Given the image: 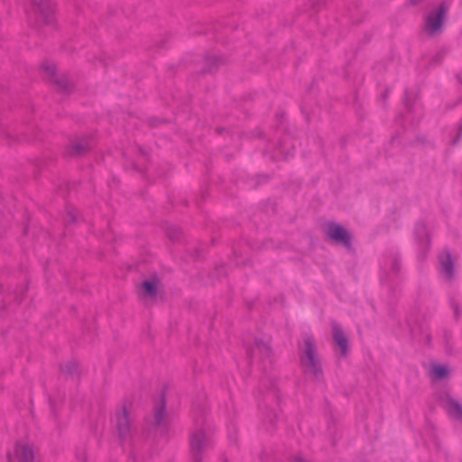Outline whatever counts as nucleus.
<instances>
[{"instance_id":"5701e85b","label":"nucleus","mask_w":462,"mask_h":462,"mask_svg":"<svg viewBox=\"0 0 462 462\" xmlns=\"http://www.w3.org/2000/svg\"><path fill=\"white\" fill-rule=\"evenodd\" d=\"M269 392H270V394H272V395H273V397H276V396H277V393H276L275 385H274V383H272V386H271V388H270Z\"/></svg>"},{"instance_id":"f3484780","label":"nucleus","mask_w":462,"mask_h":462,"mask_svg":"<svg viewBox=\"0 0 462 462\" xmlns=\"http://www.w3.org/2000/svg\"><path fill=\"white\" fill-rule=\"evenodd\" d=\"M449 369L447 365H432L430 374L436 380H443L448 377Z\"/></svg>"},{"instance_id":"423d86ee","label":"nucleus","mask_w":462,"mask_h":462,"mask_svg":"<svg viewBox=\"0 0 462 462\" xmlns=\"http://www.w3.org/2000/svg\"><path fill=\"white\" fill-rule=\"evenodd\" d=\"M327 236L337 244L344 245L347 250L352 249L351 235L339 224L331 222L327 225Z\"/></svg>"},{"instance_id":"f8f14e48","label":"nucleus","mask_w":462,"mask_h":462,"mask_svg":"<svg viewBox=\"0 0 462 462\" xmlns=\"http://www.w3.org/2000/svg\"><path fill=\"white\" fill-rule=\"evenodd\" d=\"M14 452L18 462H33L34 452L29 444L17 442Z\"/></svg>"},{"instance_id":"9d476101","label":"nucleus","mask_w":462,"mask_h":462,"mask_svg":"<svg viewBox=\"0 0 462 462\" xmlns=\"http://www.w3.org/2000/svg\"><path fill=\"white\" fill-rule=\"evenodd\" d=\"M248 354L251 357L269 358L272 354L269 344L262 339L256 338L252 346L248 347Z\"/></svg>"},{"instance_id":"4be33fe9","label":"nucleus","mask_w":462,"mask_h":462,"mask_svg":"<svg viewBox=\"0 0 462 462\" xmlns=\"http://www.w3.org/2000/svg\"><path fill=\"white\" fill-rule=\"evenodd\" d=\"M452 307L454 309V313H455L456 318L458 319L460 316V313H461V310H460L458 305L456 303H452Z\"/></svg>"},{"instance_id":"dca6fc26","label":"nucleus","mask_w":462,"mask_h":462,"mask_svg":"<svg viewBox=\"0 0 462 462\" xmlns=\"http://www.w3.org/2000/svg\"><path fill=\"white\" fill-rule=\"evenodd\" d=\"M157 295V281H143L142 283V297L153 298Z\"/></svg>"},{"instance_id":"b1692460","label":"nucleus","mask_w":462,"mask_h":462,"mask_svg":"<svg viewBox=\"0 0 462 462\" xmlns=\"http://www.w3.org/2000/svg\"><path fill=\"white\" fill-rule=\"evenodd\" d=\"M79 462H87V459L84 455H81L80 457H79Z\"/></svg>"},{"instance_id":"393cba45","label":"nucleus","mask_w":462,"mask_h":462,"mask_svg":"<svg viewBox=\"0 0 462 462\" xmlns=\"http://www.w3.org/2000/svg\"><path fill=\"white\" fill-rule=\"evenodd\" d=\"M294 462H306V461L303 458H301V457H296L294 459Z\"/></svg>"},{"instance_id":"aec40b11","label":"nucleus","mask_w":462,"mask_h":462,"mask_svg":"<svg viewBox=\"0 0 462 462\" xmlns=\"http://www.w3.org/2000/svg\"><path fill=\"white\" fill-rule=\"evenodd\" d=\"M66 221L69 223H75L77 221L76 213L73 211H68Z\"/></svg>"},{"instance_id":"9b49d317","label":"nucleus","mask_w":462,"mask_h":462,"mask_svg":"<svg viewBox=\"0 0 462 462\" xmlns=\"http://www.w3.org/2000/svg\"><path fill=\"white\" fill-rule=\"evenodd\" d=\"M332 332H333V339L335 343L338 346L341 351V355L346 356L348 352V338L339 327V325L336 322L332 323Z\"/></svg>"},{"instance_id":"6e6552de","label":"nucleus","mask_w":462,"mask_h":462,"mask_svg":"<svg viewBox=\"0 0 462 462\" xmlns=\"http://www.w3.org/2000/svg\"><path fill=\"white\" fill-rule=\"evenodd\" d=\"M42 69L46 73L47 79L54 82L60 90L69 92L72 89V84L67 76L57 75L55 64L45 62L42 64Z\"/></svg>"},{"instance_id":"f257e3e1","label":"nucleus","mask_w":462,"mask_h":462,"mask_svg":"<svg viewBox=\"0 0 462 462\" xmlns=\"http://www.w3.org/2000/svg\"><path fill=\"white\" fill-rule=\"evenodd\" d=\"M299 349L300 360L304 373L310 374L316 379H319L322 375V367L314 337L309 334L304 335L302 343L299 344Z\"/></svg>"},{"instance_id":"20e7f679","label":"nucleus","mask_w":462,"mask_h":462,"mask_svg":"<svg viewBox=\"0 0 462 462\" xmlns=\"http://www.w3.org/2000/svg\"><path fill=\"white\" fill-rule=\"evenodd\" d=\"M211 448V440L204 430L199 429L190 435V454L192 462H202L204 454Z\"/></svg>"},{"instance_id":"ddd939ff","label":"nucleus","mask_w":462,"mask_h":462,"mask_svg":"<svg viewBox=\"0 0 462 462\" xmlns=\"http://www.w3.org/2000/svg\"><path fill=\"white\" fill-rule=\"evenodd\" d=\"M91 149V145L87 139H80L73 142L68 147V153L71 156H81Z\"/></svg>"},{"instance_id":"4468645a","label":"nucleus","mask_w":462,"mask_h":462,"mask_svg":"<svg viewBox=\"0 0 462 462\" xmlns=\"http://www.w3.org/2000/svg\"><path fill=\"white\" fill-rule=\"evenodd\" d=\"M439 262L446 279L451 281L454 278V263L450 253L446 251L445 254H441L439 256Z\"/></svg>"},{"instance_id":"2eb2a0df","label":"nucleus","mask_w":462,"mask_h":462,"mask_svg":"<svg viewBox=\"0 0 462 462\" xmlns=\"http://www.w3.org/2000/svg\"><path fill=\"white\" fill-rule=\"evenodd\" d=\"M60 371L62 374L68 378H77L79 375V364L70 360L61 365Z\"/></svg>"},{"instance_id":"1a4fd4ad","label":"nucleus","mask_w":462,"mask_h":462,"mask_svg":"<svg viewBox=\"0 0 462 462\" xmlns=\"http://www.w3.org/2000/svg\"><path fill=\"white\" fill-rule=\"evenodd\" d=\"M442 403L449 417L462 420V404L460 402L455 400L450 394L446 393L442 398Z\"/></svg>"},{"instance_id":"412c9836","label":"nucleus","mask_w":462,"mask_h":462,"mask_svg":"<svg viewBox=\"0 0 462 462\" xmlns=\"http://www.w3.org/2000/svg\"><path fill=\"white\" fill-rule=\"evenodd\" d=\"M425 234L426 235V226L424 224H418L416 226V235L417 236H420V235H423Z\"/></svg>"},{"instance_id":"7ed1b4c3","label":"nucleus","mask_w":462,"mask_h":462,"mask_svg":"<svg viewBox=\"0 0 462 462\" xmlns=\"http://www.w3.org/2000/svg\"><path fill=\"white\" fill-rule=\"evenodd\" d=\"M448 11V6L441 4L425 15L423 31L429 37H435L442 32Z\"/></svg>"},{"instance_id":"6ab92c4d","label":"nucleus","mask_w":462,"mask_h":462,"mask_svg":"<svg viewBox=\"0 0 462 462\" xmlns=\"http://www.w3.org/2000/svg\"><path fill=\"white\" fill-rule=\"evenodd\" d=\"M180 231L179 229H177V228L172 229V230L169 231V233H168V236H169V237H170L171 240H176V239H178V238H179V236H180Z\"/></svg>"},{"instance_id":"0eeeda50","label":"nucleus","mask_w":462,"mask_h":462,"mask_svg":"<svg viewBox=\"0 0 462 462\" xmlns=\"http://www.w3.org/2000/svg\"><path fill=\"white\" fill-rule=\"evenodd\" d=\"M116 432L121 441L129 440L134 433L128 411L124 408L116 415Z\"/></svg>"},{"instance_id":"39448f33","label":"nucleus","mask_w":462,"mask_h":462,"mask_svg":"<svg viewBox=\"0 0 462 462\" xmlns=\"http://www.w3.org/2000/svg\"><path fill=\"white\" fill-rule=\"evenodd\" d=\"M148 423L156 434L160 436H166L168 434L170 427L164 399H162L160 403L154 406L153 413Z\"/></svg>"},{"instance_id":"a211bd4d","label":"nucleus","mask_w":462,"mask_h":462,"mask_svg":"<svg viewBox=\"0 0 462 462\" xmlns=\"http://www.w3.org/2000/svg\"><path fill=\"white\" fill-rule=\"evenodd\" d=\"M225 60L222 57H208L206 59V72L211 73L217 69L220 65L225 64Z\"/></svg>"},{"instance_id":"f03ea898","label":"nucleus","mask_w":462,"mask_h":462,"mask_svg":"<svg viewBox=\"0 0 462 462\" xmlns=\"http://www.w3.org/2000/svg\"><path fill=\"white\" fill-rule=\"evenodd\" d=\"M28 17L35 25H51L55 21L54 6L51 2H31Z\"/></svg>"}]
</instances>
